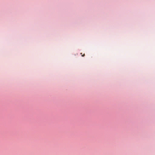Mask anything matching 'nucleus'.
<instances>
[{"label":"nucleus","mask_w":155,"mask_h":155,"mask_svg":"<svg viewBox=\"0 0 155 155\" xmlns=\"http://www.w3.org/2000/svg\"><path fill=\"white\" fill-rule=\"evenodd\" d=\"M84 55H84V54L83 55H82V56H83H83H84Z\"/></svg>","instance_id":"f257e3e1"}]
</instances>
